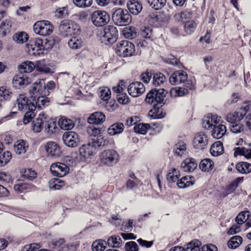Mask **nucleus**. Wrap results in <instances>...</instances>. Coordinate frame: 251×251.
I'll return each instance as SVG.
<instances>
[{
	"label": "nucleus",
	"instance_id": "f257e3e1",
	"mask_svg": "<svg viewBox=\"0 0 251 251\" xmlns=\"http://www.w3.org/2000/svg\"><path fill=\"white\" fill-rule=\"evenodd\" d=\"M118 152L112 149L104 150L100 155V160L102 165L107 167L115 166L119 161Z\"/></svg>",
	"mask_w": 251,
	"mask_h": 251
},
{
	"label": "nucleus",
	"instance_id": "f03ea898",
	"mask_svg": "<svg viewBox=\"0 0 251 251\" xmlns=\"http://www.w3.org/2000/svg\"><path fill=\"white\" fill-rule=\"evenodd\" d=\"M167 92L164 89H153L147 94L145 101L155 106L158 104H164Z\"/></svg>",
	"mask_w": 251,
	"mask_h": 251
},
{
	"label": "nucleus",
	"instance_id": "7ed1b4c3",
	"mask_svg": "<svg viewBox=\"0 0 251 251\" xmlns=\"http://www.w3.org/2000/svg\"><path fill=\"white\" fill-rule=\"evenodd\" d=\"M135 50L134 45L127 40L120 41L117 44L115 48L116 53L124 57L132 56Z\"/></svg>",
	"mask_w": 251,
	"mask_h": 251
},
{
	"label": "nucleus",
	"instance_id": "20e7f679",
	"mask_svg": "<svg viewBox=\"0 0 251 251\" xmlns=\"http://www.w3.org/2000/svg\"><path fill=\"white\" fill-rule=\"evenodd\" d=\"M91 21L96 27H102L106 25L110 21L109 14L104 10H98L91 15Z\"/></svg>",
	"mask_w": 251,
	"mask_h": 251
},
{
	"label": "nucleus",
	"instance_id": "39448f33",
	"mask_svg": "<svg viewBox=\"0 0 251 251\" xmlns=\"http://www.w3.org/2000/svg\"><path fill=\"white\" fill-rule=\"evenodd\" d=\"M33 30L38 35L46 36L50 35L52 33L53 26L49 21H39L34 24Z\"/></svg>",
	"mask_w": 251,
	"mask_h": 251
},
{
	"label": "nucleus",
	"instance_id": "423d86ee",
	"mask_svg": "<svg viewBox=\"0 0 251 251\" xmlns=\"http://www.w3.org/2000/svg\"><path fill=\"white\" fill-rule=\"evenodd\" d=\"M112 19L115 25L124 26L130 22L131 16L127 10L119 8L114 12Z\"/></svg>",
	"mask_w": 251,
	"mask_h": 251
},
{
	"label": "nucleus",
	"instance_id": "0eeeda50",
	"mask_svg": "<svg viewBox=\"0 0 251 251\" xmlns=\"http://www.w3.org/2000/svg\"><path fill=\"white\" fill-rule=\"evenodd\" d=\"M58 30L64 36L75 34L79 31L78 25L73 22L69 20L62 21L58 26Z\"/></svg>",
	"mask_w": 251,
	"mask_h": 251
},
{
	"label": "nucleus",
	"instance_id": "6e6552de",
	"mask_svg": "<svg viewBox=\"0 0 251 251\" xmlns=\"http://www.w3.org/2000/svg\"><path fill=\"white\" fill-rule=\"evenodd\" d=\"M26 47L30 55L38 56L44 53L43 41L40 38L30 40L26 44Z\"/></svg>",
	"mask_w": 251,
	"mask_h": 251
},
{
	"label": "nucleus",
	"instance_id": "1a4fd4ad",
	"mask_svg": "<svg viewBox=\"0 0 251 251\" xmlns=\"http://www.w3.org/2000/svg\"><path fill=\"white\" fill-rule=\"evenodd\" d=\"M100 32V35H102L101 40L102 42L111 44L117 40L118 31L113 25L106 26Z\"/></svg>",
	"mask_w": 251,
	"mask_h": 251
},
{
	"label": "nucleus",
	"instance_id": "9d476101",
	"mask_svg": "<svg viewBox=\"0 0 251 251\" xmlns=\"http://www.w3.org/2000/svg\"><path fill=\"white\" fill-rule=\"evenodd\" d=\"M250 217V212L244 211L241 212L236 218L237 224L233 225L228 230V234L233 235L239 233L241 231L240 225L244 224Z\"/></svg>",
	"mask_w": 251,
	"mask_h": 251
},
{
	"label": "nucleus",
	"instance_id": "9b49d317",
	"mask_svg": "<svg viewBox=\"0 0 251 251\" xmlns=\"http://www.w3.org/2000/svg\"><path fill=\"white\" fill-rule=\"evenodd\" d=\"M30 97L33 100L40 96H46L49 94V92L46 90V84L41 81L39 83L35 82L29 91Z\"/></svg>",
	"mask_w": 251,
	"mask_h": 251
},
{
	"label": "nucleus",
	"instance_id": "f8f14e48",
	"mask_svg": "<svg viewBox=\"0 0 251 251\" xmlns=\"http://www.w3.org/2000/svg\"><path fill=\"white\" fill-rule=\"evenodd\" d=\"M16 104L19 110H35L36 106L34 103L28 99L24 94L18 95L16 99Z\"/></svg>",
	"mask_w": 251,
	"mask_h": 251
},
{
	"label": "nucleus",
	"instance_id": "ddd939ff",
	"mask_svg": "<svg viewBox=\"0 0 251 251\" xmlns=\"http://www.w3.org/2000/svg\"><path fill=\"white\" fill-rule=\"evenodd\" d=\"M62 139L66 146L72 148L77 146L80 141L78 134L72 131L65 132L62 136Z\"/></svg>",
	"mask_w": 251,
	"mask_h": 251
},
{
	"label": "nucleus",
	"instance_id": "4468645a",
	"mask_svg": "<svg viewBox=\"0 0 251 251\" xmlns=\"http://www.w3.org/2000/svg\"><path fill=\"white\" fill-rule=\"evenodd\" d=\"M50 171L53 176L63 177L69 173L70 168L64 163L57 162L51 164Z\"/></svg>",
	"mask_w": 251,
	"mask_h": 251
},
{
	"label": "nucleus",
	"instance_id": "2eb2a0df",
	"mask_svg": "<svg viewBox=\"0 0 251 251\" xmlns=\"http://www.w3.org/2000/svg\"><path fill=\"white\" fill-rule=\"evenodd\" d=\"M129 94L133 97L140 96L145 91L144 85L139 81H135L130 83L127 88Z\"/></svg>",
	"mask_w": 251,
	"mask_h": 251
},
{
	"label": "nucleus",
	"instance_id": "dca6fc26",
	"mask_svg": "<svg viewBox=\"0 0 251 251\" xmlns=\"http://www.w3.org/2000/svg\"><path fill=\"white\" fill-rule=\"evenodd\" d=\"M45 148L48 156L51 158L58 157L61 152L59 146L54 142H48Z\"/></svg>",
	"mask_w": 251,
	"mask_h": 251
},
{
	"label": "nucleus",
	"instance_id": "f3484780",
	"mask_svg": "<svg viewBox=\"0 0 251 251\" xmlns=\"http://www.w3.org/2000/svg\"><path fill=\"white\" fill-rule=\"evenodd\" d=\"M185 88L176 87L172 88L170 94L172 97H182L188 94V88L191 89L193 88V84L191 81L188 80L185 84Z\"/></svg>",
	"mask_w": 251,
	"mask_h": 251
},
{
	"label": "nucleus",
	"instance_id": "a211bd4d",
	"mask_svg": "<svg viewBox=\"0 0 251 251\" xmlns=\"http://www.w3.org/2000/svg\"><path fill=\"white\" fill-rule=\"evenodd\" d=\"M208 144L207 136L203 133L197 134L193 140V145L195 148L202 150L204 149Z\"/></svg>",
	"mask_w": 251,
	"mask_h": 251
},
{
	"label": "nucleus",
	"instance_id": "6ab92c4d",
	"mask_svg": "<svg viewBox=\"0 0 251 251\" xmlns=\"http://www.w3.org/2000/svg\"><path fill=\"white\" fill-rule=\"evenodd\" d=\"M187 79L186 72L179 70L174 72L170 77V82L173 85H176L184 82Z\"/></svg>",
	"mask_w": 251,
	"mask_h": 251
},
{
	"label": "nucleus",
	"instance_id": "aec40b11",
	"mask_svg": "<svg viewBox=\"0 0 251 251\" xmlns=\"http://www.w3.org/2000/svg\"><path fill=\"white\" fill-rule=\"evenodd\" d=\"M220 121L221 117L216 115L210 114L203 120V126L207 129H212L215 126L219 124Z\"/></svg>",
	"mask_w": 251,
	"mask_h": 251
},
{
	"label": "nucleus",
	"instance_id": "412c9836",
	"mask_svg": "<svg viewBox=\"0 0 251 251\" xmlns=\"http://www.w3.org/2000/svg\"><path fill=\"white\" fill-rule=\"evenodd\" d=\"M47 120V115L45 113H40L38 117L33 121L32 123V129L35 132H40L43 128V125Z\"/></svg>",
	"mask_w": 251,
	"mask_h": 251
},
{
	"label": "nucleus",
	"instance_id": "4be33fe9",
	"mask_svg": "<svg viewBox=\"0 0 251 251\" xmlns=\"http://www.w3.org/2000/svg\"><path fill=\"white\" fill-rule=\"evenodd\" d=\"M69 47L73 50H78L85 45L84 38L80 36H73L68 41Z\"/></svg>",
	"mask_w": 251,
	"mask_h": 251
},
{
	"label": "nucleus",
	"instance_id": "5701e85b",
	"mask_svg": "<svg viewBox=\"0 0 251 251\" xmlns=\"http://www.w3.org/2000/svg\"><path fill=\"white\" fill-rule=\"evenodd\" d=\"M126 6L129 12L135 15L139 14L143 8L142 3L137 0H128Z\"/></svg>",
	"mask_w": 251,
	"mask_h": 251
},
{
	"label": "nucleus",
	"instance_id": "b1692460",
	"mask_svg": "<svg viewBox=\"0 0 251 251\" xmlns=\"http://www.w3.org/2000/svg\"><path fill=\"white\" fill-rule=\"evenodd\" d=\"M29 82L28 77L21 75H15L12 79V85L16 89H20L26 86Z\"/></svg>",
	"mask_w": 251,
	"mask_h": 251
},
{
	"label": "nucleus",
	"instance_id": "393cba45",
	"mask_svg": "<svg viewBox=\"0 0 251 251\" xmlns=\"http://www.w3.org/2000/svg\"><path fill=\"white\" fill-rule=\"evenodd\" d=\"M181 166L185 172H191L197 168V162L193 158H187L181 163Z\"/></svg>",
	"mask_w": 251,
	"mask_h": 251
},
{
	"label": "nucleus",
	"instance_id": "a878e982",
	"mask_svg": "<svg viewBox=\"0 0 251 251\" xmlns=\"http://www.w3.org/2000/svg\"><path fill=\"white\" fill-rule=\"evenodd\" d=\"M105 120V116L103 113L96 112L92 114L88 118L87 121L90 124L99 125L102 123Z\"/></svg>",
	"mask_w": 251,
	"mask_h": 251
},
{
	"label": "nucleus",
	"instance_id": "bb28decb",
	"mask_svg": "<svg viewBox=\"0 0 251 251\" xmlns=\"http://www.w3.org/2000/svg\"><path fill=\"white\" fill-rule=\"evenodd\" d=\"M95 147H93L90 142L86 145H82L79 148V153L85 158H87L92 156L95 151Z\"/></svg>",
	"mask_w": 251,
	"mask_h": 251
},
{
	"label": "nucleus",
	"instance_id": "cd10ccee",
	"mask_svg": "<svg viewBox=\"0 0 251 251\" xmlns=\"http://www.w3.org/2000/svg\"><path fill=\"white\" fill-rule=\"evenodd\" d=\"M28 148V143L23 140H18L14 144V151L17 154H22L26 152Z\"/></svg>",
	"mask_w": 251,
	"mask_h": 251
},
{
	"label": "nucleus",
	"instance_id": "c85d7f7f",
	"mask_svg": "<svg viewBox=\"0 0 251 251\" xmlns=\"http://www.w3.org/2000/svg\"><path fill=\"white\" fill-rule=\"evenodd\" d=\"M244 113H243L241 108L238 112H235L233 113L228 114L226 118L227 122L231 124H235L237 122H239L244 118Z\"/></svg>",
	"mask_w": 251,
	"mask_h": 251
},
{
	"label": "nucleus",
	"instance_id": "c756f323",
	"mask_svg": "<svg viewBox=\"0 0 251 251\" xmlns=\"http://www.w3.org/2000/svg\"><path fill=\"white\" fill-rule=\"evenodd\" d=\"M212 129V136L216 139L222 138L226 131V126L220 123L215 126Z\"/></svg>",
	"mask_w": 251,
	"mask_h": 251
},
{
	"label": "nucleus",
	"instance_id": "7c9ffc66",
	"mask_svg": "<svg viewBox=\"0 0 251 251\" xmlns=\"http://www.w3.org/2000/svg\"><path fill=\"white\" fill-rule=\"evenodd\" d=\"M58 124L64 130H70L75 126L73 121L64 116L60 118Z\"/></svg>",
	"mask_w": 251,
	"mask_h": 251
},
{
	"label": "nucleus",
	"instance_id": "2f4dec72",
	"mask_svg": "<svg viewBox=\"0 0 251 251\" xmlns=\"http://www.w3.org/2000/svg\"><path fill=\"white\" fill-rule=\"evenodd\" d=\"M194 183L193 176H186L177 180V185L180 188H185L193 185Z\"/></svg>",
	"mask_w": 251,
	"mask_h": 251
},
{
	"label": "nucleus",
	"instance_id": "473e14b6",
	"mask_svg": "<svg viewBox=\"0 0 251 251\" xmlns=\"http://www.w3.org/2000/svg\"><path fill=\"white\" fill-rule=\"evenodd\" d=\"M224 147L220 141H217L212 144L210 148V153L212 155L218 156L224 153Z\"/></svg>",
	"mask_w": 251,
	"mask_h": 251
},
{
	"label": "nucleus",
	"instance_id": "72a5a7b5",
	"mask_svg": "<svg viewBox=\"0 0 251 251\" xmlns=\"http://www.w3.org/2000/svg\"><path fill=\"white\" fill-rule=\"evenodd\" d=\"M124 129V125L122 123H116L111 125L108 129V133L110 135L121 133Z\"/></svg>",
	"mask_w": 251,
	"mask_h": 251
},
{
	"label": "nucleus",
	"instance_id": "f704fd0d",
	"mask_svg": "<svg viewBox=\"0 0 251 251\" xmlns=\"http://www.w3.org/2000/svg\"><path fill=\"white\" fill-rule=\"evenodd\" d=\"M174 152L178 156H182L187 153V147L186 144L183 141L178 142L175 146Z\"/></svg>",
	"mask_w": 251,
	"mask_h": 251
},
{
	"label": "nucleus",
	"instance_id": "c9c22d12",
	"mask_svg": "<svg viewBox=\"0 0 251 251\" xmlns=\"http://www.w3.org/2000/svg\"><path fill=\"white\" fill-rule=\"evenodd\" d=\"M56 125V122L47 115V120L45 122V130L48 134H51L55 132L57 128Z\"/></svg>",
	"mask_w": 251,
	"mask_h": 251
},
{
	"label": "nucleus",
	"instance_id": "e433bc0d",
	"mask_svg": "<svg viewBox=\"0 0 251 251\" xmlns=\"http://www.w3.org/2000/svg\"><path fill=\"white\" fill-rule=\"evenodd\" d=\"M243 242L241 236H232L227 242L228 248L234 250L238 248Z\"/></svg>",
	"mask_w": 251,
	"mask_h": 251
},
{
	"label": "nucleus",
	"instance_id": "4c0bfd02",
	"mask_svg": "<svg viewBox=\"0 0 251 251\" xmlns=\"http://www.w3.org/2000/svg\"><path fill=\"white\" fill-rule=\"evenodd\" d=\"M35 69V65L30 61H26L21 64L19 66V69L21 73H29L32 71L33 69Z\"/></svg>",
	"mask_w": 251,
	"mask_h": 251
},
{
	"label": "nucleus",
	"instance_id": "58836bf2",
	"mask_svg": "<svg viewBox=\"0 0 251 251\" xmlns=\"http://www.w3.org/2000/svg\"><path fill=\"white\" fill-rule=\"evenodd\" d=\"M199 167L202 171L209 172L213 168L214 162L210 159L205 158L200 163Z\"/></svg>",
	"mask_w": 251,
	"mask_h": 251
},
{
	"label": "nucleus",
	"instance_id": "ea45409f",
	"mask_svg": "<svg viewBox=\"0 0 251 251\" xmlns=\"http://www.w3.org/2000/svg\"><path fill=\"white\" fill-rule=\"evenodd\" d=\"M180 174L178 170L176 168L170 170L167 175V179L170 183L175 182L178 180Z\"/></svg>",
	"mask_w": 251,
	"mask_h": 251
},
{
	"label": "nucleus",
	"instance_id": "a19ab883",
	"mask_svg": "<svg viewBox=\"0 0 251 251\" xmlns=\"http://www.w3.org/2000/svg\"><path fill=\"white\" fill-rule=\"evenodd\" d=\"M11 25L9 21L6 20L3 21L0 25V37L5 36L10 32Z\"/></svg>",
	"mask_w": 251,
	"mask_h": 251
},
{
	"label": "nucleus",
	"instance_id": "79ce46f5",
	"mask_svg": "<svg viewBox=\"0 0 251 251\" xmlns=\"http://www.w3.org/2000/svg\"><path fill=\"white\" fill-rule=\"evenodd\" d=\"M166 81L165 75L162 73H156L154 75L152 84L155 87L161 86Z\"/></svg>",
	"mask_w": 251,
	"mask_h": 251
},
{
	"label": "nucleus",
	"instance_id": "37998d69",
	"mask_svg": "<svg viewBox=\"0 0 251 251\" xmlns=\"http://www.w3.org/2000/svg\"><path fill=\"white\" fill-rule=\"evenodd\" d=\"M107 243L103 240L99 239L94 241L92 245L93 251H103L106 247Z\"/></svg>",
	"mask_w": 251,
	"mask_h": 251
},
{
	"label": "nucleus",
	"instance_id": "c03bdc74",
	"mask_svg": "<svg viewBox=\"0 0 251 251\" xmlns=\"http://www.w3.org/2000/svg\"><path fill=\"white\" fill-rule=\"evenodd\" d=\"M236 168L238 172L241 174H248L251 172V164L247 162L238 163Z\"/></svg>",
	"mask_w": 251,
	"mask_h": 251
},
{
	"label": "nucleus",
	"instance_id": "a18cd8bd",
	"mask_svg": "<svg viewBox=\"0 0 251 251\" xmlns=\"http://www.w3.org/2000/svg\"><path fill=\"white\" fill-rule=\"evenodd\" d=\"M235 155H243L246 158H251V149L246 147H238L236 148L234 151Z\"/></svg>",
	"mask_w": 251,
	"mask_h": 251
},
{
	"label": "nucleus",
	"instance_id": "49530a36",
	"mask_svg": "<svg viewBox=\"0 0 251 251\" xmlns=\"http://www.w3.org/2000/svg\"><path fill=\"white\" fill-rule=\"evenodd\" d=\"M151 7L155 10L161 9L166 3V0H146Z\"/></svg>",
	"mask_w": 251,
	"mask_h": 251
},
{
	"label": "nucleus",
	"instance_id": "de8ad7c7",
	"mask_svg": "<svg viewBox=\"0 0 251 251\" xmlns=\"http://www.w3.org/2000/svg\"><path fill=\"white\" fill-rule=\"evenodd\" d=\"M32 187L26 183L20 182L14 185V189L18 193H23L31 190Z\"/></svg>",
	"mask_w": 251,
	"mask_h": 251
},
{
	"label": "nucleus",
	"instance_id": "09e8293b",
	"mask_svg": "<svg viewBox=\"0 0 251 251\" xmlns=\"http://www.w3.org/2000/svg\"><path fill=\"white\" fill-rule=\"evenodd\" d=\"M13 40L17 44H23L28 40L27 34L24 32H19L14 34Z\"/></svg>",
	"mask_w": 251,
	"mask_h": 251
},
{
	"label": "nucleus",
	"instance_id": "8fccbe9b",
	"mask_svg": "<svg viewBox=\"0 0 251 251\" xmlns=\"http://www.w3.org/2000/svg\"><path fill=\"white\" fill-rule=\"evenodd\" d=\"M49 185L51 189L59 190L64 186L65 183L59 178H52L49 181Z\"/></svg>",
	"mask_w": 251,
	"mask_h": 251
},
{
	"label": "nucleus",
	"instance_id": "3c124183",
	"mask_svg": "<svg viewBox=\"0 0 251 251\" xmlns=\"http://www.w3.org/2000/svg\"><path fill=\"white\" fill-rule=\"evenodd\" d=\"M35 69L37 71L42 73H51V69L44 63L43 61H38L35 65Z\"/></svg>",
	"mask_w": 251,
	"mask_h": 251
},
{
	"label": "nucleus",
	"instance_id": "603ef678",
	"mask_svg": "<svg viewBox=\"0 0 251 251\" xmlns=\"http://www.w3.org/2000/svg\"><path fill=\"white\" fill-rule=\"evenodd\" d=\"M107 142V141L105 138L100 136L92 139L90 143L93 147H95V150H96L97 147H103Z\"/></svg>",
	"mask_w": 251,
	"mask_h": 251
},
{
	"label": "nucleus",
	"instance_id": "864d4df0",
	"mask_svg": "<svg viewBox=\"0 0 251 251\" xmlns=\"http://www.w3.org/2000/svg\"><path fill=\"white\" fill-rule=\"evenodd\" d=\"M107 244L109 246L114 248L120 247L122 244V241L120 236H110L107 240Z\"/></svg>",
	"mask_w": 251,
	"mask_h": 251
},
{
	"label": "nucleus",
	"instance_id": "5fc2aeb1",
	"mask_svg": "<svg viewBox=\"0 0 251 251\" xmlns=\"http://www.w3.org/2000/svg\"><path fill=\"white\" fill-rule=\"evenodd\" d=\"M201 244V242L198 240H193L186 244V251H198Z\"/></svg>",
	"mask_w": 251,
	"mask_h": 251
},
{
	"label": "nucleus",
	"instance_id": "6e6d98bb",
	"mask_svg": "<svg viewBox=\"0 0 251 251\" xmlns=\"http://www.w3.org/2000/svg\"><path fill=\"white\" fill-rule=\"evenodd\" d=\"M123 34L127 38L132 39L136 37L137 30L134 27L129 26L124 30Z\"/></svg>",
	"mask_w": 251,
	"mask_h": 251
},
{
	"label": "nucleus",
	"instance_id": "4d7b16f0",
	"mask_svg": "<svg viewBox=\"0 0 251 251\" xmlns=\"http://www.w3.org/2000/svg\"><path fill=\"white\" fill-rule=\"evenodd\" d=\"M150 128V126L148 124H140L135 126L134 127V131L141 134H145Z\"/></svg>",
	"mask_w": 251,
	"mask_h": 251
},
{
	"label": "nucleus",
	"instance_id": "13d9d810",
	"mask_svg": "<svg viewBox=\"0 0 251 251\" xmlns=\"http://www.w3.org/2000/svg\"><path fill=\"white\" fill-rule=\"evenodd\" d=\"M11 95L12 93L6 87H0V100H10Z\"/></svg>",
	"mask_w": 251,
	"mask_h": 251
},
{
	"label": "nucleus",
	"instance_id": "bf43d9fd",
	"mask_svg": "<svg viewBox=\"0 0 251 251\" xmlns=\"http://www.w3.org/2000/svg\"><path fill=\"white\" fill-rule=\"evenodd\" d=\"M196 26L197 24L194 21H188L184 24V30L187 34H191L194 31Z\"/></svg>",
	"mask_w": 251,
	"mask_h": 251
},
{
	"label": "nucleus",
	"instance_id": "052dcab7",
	"mask_svg": "<svg viewBox=\"0 0 251 251\" xmlns=\"http://www.w3.org/2000/svg\"><path fill=\"white\" fill-rule=\"evenodd\" d=\"M74 4L79 8L90 7L93 3V0H73Z\"/></svg>",
	"mask_w": 251,
	"mask_h": 251
},
{
	"label": "nucleus",
	"instance_id": "680f3d73",
	"mask_svg": "<svg viewBox=\"0 0 251 251\" xmlns=\"http://www.w3.org/2000/svg\"><path fill=\"white\" fill-rule=\"evenodd\" d=\"M65 245V240L63 238H60L56 240H52L49 245L50 248L58 249Z\"/></svg>",
	"mask_w": 251,
	"mask_h": 251
},
{
	"label": "nucleus",
	"instance_id": "e2e57ef3",
	"mask_svg": "<svg viewBox=\"0 0 251 251\" xmlns=\"http://www.w3.org/2000/svg\"><path fill=\"white\" fill-rule=\"evenodd\" d=\"M176 17L178 18H179L180 20L184 24L191 19V13L188 11H184L181 12L176 15Z\"/></svg>",
	"mask_w": 251,
	"mask_h": 251
},
{
	"label": "nucleus",
	"instance_id": "0e129e2a",
	"mask_svg": "<svg viewBox=\"0 0 251 251\" xmlns=\"http://www.w3.org/2000/svg\"><path fill=\"white\" fill-rule=\"evenodd\" d=\"M111 91L110 89L106 87L100 88V96L104 100H107L110 98Z\"/></svg>",
	"mask_w": 251,
	"mask_h": 251
},
{
	"label": "nucleus",
	"instance_id": "69168bd1",
	"mask_svg": "<svg viewBox=\"0 0 251 251\" xmlns=\"http://www.w3.org/2000/svg\"><path fill=\"white\" fill-rule=\"evenodd\" d=\"M11 157V153L8 151H5L2 155H0V167L5 165L9 162Z\"/></svg>",
	"mask_w": 251,
	"mask_h": 251
},
{
	"label": "nucleus",
	"instance_id": "338daca9",
	"mask_svg": "<svg viewBox=\"0 0 251 251\" xmlns=\"http://www.w3.org/2000/svg\"><path fill=\"white\" fill-rule=\"evenodd\" d=\"M242 110L244 113V116L247 115V118H251V102H244L241 107Z\"/></svg>",
	"mask_w": 251,
	"mask_h": 251
},
{
	"label": "nucleus",
	"instance_id": "774afa93",
	"mask_svg": "<svg viewBox=\"0 0 251 251\" xmlns=\"http://www.w3.org/2000/svg\"><path fill=\"white\" fill-rule=\"evenodd\" d=\"M68 15V10L66 7L57 8L55 11V16L58 18L65 17Z\"/></svg>",
	"mask_w": 251,
	"mask_h": 251
}]
</instances>
